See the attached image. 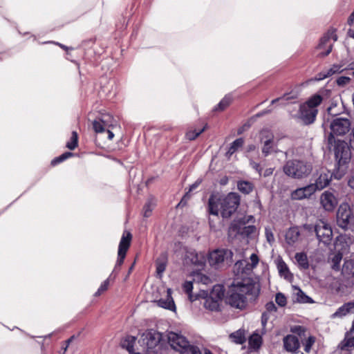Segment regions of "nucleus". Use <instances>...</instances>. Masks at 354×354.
<instances>
[{
	"label": "nucleus",
	"mask_w": 354,
	"mask_h": 354,
	"mask_svg": "<svg viewBox=\"0 0 354 354\" xmlns=\"http://www.w3.org/2000/svg\"><path fill=\"white\" fill-rule=\"evenodd\" d=\"M351 126L350 120L342 117L334 118L330 124V132L327 138V146L330 151H333L339 169L348 163L351 150L345 141L335 139V136H344L350 131Z\"/></svg>",
	"instance_id": "f257e3e1"
},
{
	"label": "nucleus",
	"mask_w": 354,
	"mask_h": 354,
	"mask_svg": "<svg viewBox=\"0 0 354 354\" xmlns=\"http://www.w3.org/2000/svg\"><path fill=\"white\" fill-rule=\"evenodd\" d=\"M260 292V286L254 282L236 281L229 287L226 295V302L232 307L243 309L248 300H255Z\"/></svg>",
	"instance_id": "f03ea898"
},
{
	"label": "nucleus",
	"mask_w": 354,
	"mask_h": 354,
	"mask_svg": "<svg viewBox=\"0 0 354 354\" xmlns=\"http://www.w3.org/2000/svg\"><path fill=\"white\" fill-rule=\"evenodd\" d=\"M239 203L240 196L234 192L219 198L212 195L208 201V209L212 215H218L220 212L223 218H229L236 212Z\"/></svg>",
	"instance_id": "7ed1b4c3"
},
{
	"label": "nucleus",
	"mask_w": 354,
	"mask_h": 354,
	"mask_svg": "<svg viewBox=\"0 0 354 354\" xmlns=\"http://www.w3.org/2000/svg\"><path fill=\"white\" fill-rule=\"evenodd\" d=\"M323 97L319 94L312 95L299 109V118L305 124H313L318 113L317 107L322 104Z\"/></svg>",
	"instance_id": "20e7f679"
},
{
	"label": "nucleus",
	"mask_w": 354,
	"mask_h": 354,
	"mask_svg": "<svg viewBox=\"0 0 354 354\" xmlns=\"http://www.w3.org/2000/svg\"><path fill=\"white\" fill-rule=\"evenodd\" d=\"M312 170V165L303 160H288L283 166V171L287 176L297 179L308 176Z\"/></svg>",
	"instance_id": "39448f33"
},
{
	"label": "nucleus",
	"mask_w": 354,
	"mask_h": 354,
	"mask_svg": "<svg viewBox=\"0 0 354 354\" xmlns=\"http://www.w3.org/2000/svg\"><path fill=\"white\" fill-rule=\"evenodd\" d=\"M337 165H338L337 162ZM345 170L346 165L342 166L339 169V165H337V173L333 174L326 169L322 168L315 174V183L310 184L314 186L316 191L322 190L329 185L333 176H334L335 178L340 179L344 174Z\"/></svg>",
	"instance_id": "423d86ee"
},
{
	"label": "nucleus",
	"mask_w": 354,
	"mask_h": 354,
	"mask_svg": "<svg viewBox=\"0 0 354 354\" xmlns=\"http://www.w3.org/2000/svg\"><path fill=\"white\" fill-rule=\"evenodd\" d=\"M233 253L228 249H217L209 254L208 261L211 266L220 268L232 263Z\"/></svg>",
	"instance_id": "0eeeda50"
},
{
	"label": "nucleus",
	"mask_w": 354,
	"mask_h": 354,
	"mask_svg": "<svg viewBox=\"0 0 354 354\" xmlns=\"http://www.w3.org/2000/svg\"><path fill=\"white\" fill-rule=\"evenodd\" d=\"M132 235L129 232H124L122 236L119 243L118 259L113 270L111 274L113 276V279L118 274L120 267L122 265L126 257L127 252L130 246Z\"/></svg>",
	"instance_id": "6e6552de"
},
{
	"label": "nucleus",
	"mask_w": 354,
	"mask_h": 354,
	"mask_svg": "<svg viewBox=\"0 0 354 354\" xmlns=\"http://www.w3.org/2000/svg\"><path fill=\"white\" fill-rule=\"evenodd\" d=\"M314 231L319 242L325 245L330 243L333 239L331 226L323 220L318 221L314 226Z\"/></svg>",
	"instance_id": "1a4fd4ad"
},
{
	"label": "nucleus",
	"mask_w": 354,
	"mask_h": 354,
	"mask_svg": "<svg viewBox=\"0 0 354 354\" xmlns=\"http://www.w3.org/2000/svg\"><path fill=\"white\" fill-rule=\"evenodd\" d=\"M337 37L335 30H328L320 39L317 46V50H319V56H327L332 50L333 43L337 41Z\"/></svg>",
	"instance_id": "9d476101"
},
{
	"label": "nucleus",
	"mask_w": 354,
	"mask_h": 354,
	"mask_svg": "<svg viewBox=\"0 0 354 354\" xmlns=\"http://www.w3.org/2000/svg\"><path fill=\"white\" fill-rule=\"evenodd\" d=\"M351 210L347 203L339 205L337 212V223L338 226L344 230L347 229L351 218Z\"/></svg>",
	"instance_id": "9b49d317"
},
{
	"label": "nucleus",
	"mask_w": 354,
	"mask_h": 354,
	"mask_svg": "<svg viewBox=\"0 0 354 354\" xmlns=\"http://www.w3.org/2000/svg\"><path fill=\"white\" fill-rule=\"evenodd\" d=\"M167 336L168 343L171 348L179 353H180L186 346H188V343H189L185 337L176 333L169 332Z\"/></svg>",
	"instance_id": "f8f14e48"
},
{
	"label": "nucleus",
	"mask_w": 354,
	"mask_h": 354,
	"mask_svg": "<svg viewBox=\"0 0 354 354\" xmlns=\"http://www.w3.org/2000/svg\"><path fill=\"white\" fill-rule=\"evenodd\" d=\"M113 118L109 114H104L99 120H94L93 122V128L97 133L104 132L107 128L113 126Z\"/></svg>",
	"instance_id": "ddd939ff"
},
{
	"label": "nucleus",
	"mask_w": 354,
	"mask_h": 354,
	"mask_svg": "<svg viewBox=\"0 0 354 354\" xmlns=\"http://www.w3.org/2000/svg\"><path fill=\"white\" fill-rule=\"evenodd\" d=\"M320 203L326 211L331 212L336 207L337 200L333 194L326 191L320 196Z\"/></svg>",
	"instance_id": "4468645a"
},
{
	"label": "nucleus",
	"mask_w": 354,
	"mask_h": 354,
	"mask_svg": "<svg viewBox=\"0 0 354 354\" xmlns=\"http://www.w3.org/2000/svg\"><path fill=\"white\" fill-rule=\"evenodd\" d=\"M316 192L314 186L309 184L305 187L297 188L291 192L290 198L292 200H303L310 197Z\"/></svg>",
	"instance_id": "2eb2a0df"
},
{
	"label": "nucleus",
	"mask_w": 354,
	"mask_h": 354,
	"mask_svg": "<svg viewBox=\"0 0 354 354\" xmlns=\"http://www.w3.org/2000/svg\"><path fill=\"white\" fill-rule=\"evenodd\" d=\"M143 337V343L146 344L147 348L153 349L160 343L162 339V334L151 330L144 334Z\"/></svg>",
	"instance_id": "dca6fc26"
},
{
	"label": "nucleus",
	"mask_w": 354,
	"mask_h": 354,
	"mask_svg": "<svg viewBox=\"0 0 354 354\" xmlns=\"http://www.w3.org/2000/svg\"><path fill=\"white\" fill-rule=\"evenodd\" d=\"M283 347L288 352L295 353L300 347V343L297 337L293 335H288L283 339Z\"/></svg>",
	"instance_id": "f3484780"
},
{
	"label": "nucleus",
	"mask_w": 354,
	"mask_h": 354,
	"mask_svg": "<svg viewBox=\"0 0 354 354\" xmlns=\"http://www.w3.org/2000/svg\"><path fill=\"white\" fill-rule=\"evenodd\" d=\"M300 237V231L299 230V227L297 226L290 227L285 235V239L286 242L289 245H294L295 243H297Z\"/></svg>",
	"instance_id": "a211bd4d"
},
{
	"label": "nucleus",
	"mask_w": 354,
	"mask_h": 354,
	"mask_svg": "<svg viewBox=\"0 0 354 354\" xmlns=\"http://www.w3.org/2000/svg\"><path fill=\"white\" fill-rule=\"evenodd\" d=\"M158 306L170 310L171 311L176 310V306L173 298L171 297V289H167V296L165 299H160L157 301Z\"/></svg>",
	"instance_id": "6ab92c4d"
},
{
	"label": "nucleus",
	"mask_w": 354,
	"mask_h": 354,
	"mask_svg": "<svg viewBox=\"0 0 354 354\" xmlns=\"http://www.w3.org/2000/svg\"><path fill=\"white\" fill-rule=\"evenodd\" d=\"M342 274L348 280L354 279V261L347 260L344 261L342 269Z\"/></svg>",
	"instance_id": "aec40b11"
},
{
	"label": "nucleus",
	"mask_w": 354,
	"mask_h": 354,
	"mask_svg": "<svg viewBox=\"0 0 354 354\" xmlns=\"http://www.w3.org/2000/svg\"><path fill=\"white\" fill-rule=\"evenodd\" d=\"M354 308V302H348L340 306L336 311L332 315L333 318L343 317L348 313H352Z\"/></svg>",
	"instance_id": "412c9836"
},
{
	"label": "nucleus",
	"mask_w": 354,
	"mask_h": 354,
	"mask_svg": "<svg viewBox=\"0 0 354 354\" xmlns=\"http://www.w3.org/2000/svg\"><path fill=\"white\" fill-rule=\"evenodd\" d=\"M203 306L211 311L218 310L219 308V301L214 297L207 296L204 298Z\"/></svg>",
	"instance_id": "4be33fe9"
},
{
	"label": "nucleus",
	"mask_w": 354,
	"mask_h": 354,
	"mask_svg": "<svg viewBox=\"0 0 354 354\" xmlns=\"http://www.w3.org/2000/svg\"><path fill=\"white\" fill-rule=\"evenodd\" d=\"M136 342V338L133 336H127L124 338L121 342V346L123 348L127 349L130 354H140L139 353H134V344Z\"/></svg>",
	"instance_id": "5701e85b"
},
{
	"label": "nucleus",
	"mask_w": 354,
	"mask_h": 354,
	"mask_svg": "<svg viewBox=\"0 0 354 354\" xmlns=\"http://www.w3.org/2000/svg\"><path fill=\"white\" fill-rule=\"evenodd\" d=\"M254 184L248 180H239L237 182L238 189L244 194H250L254 189Z\"/></svg>",
	"instance_id": "b1692460"
},
{
	"label": "nucleus",
	"mask_w": 354,
	"mask_h": 354,
	"mask_svg": "<svg viewBox=\"0 0 354 354\" xmlns=\"http://www.w3.org/2000/svg\"><path fill=\"white\" fill-rule=\"evenodd\" d=\"M261 144L263 145L261 151L264 156H268L272 152L277 153L278 151L277 145L274 143V140L270 142L265 141V142H262Z\"/></svg>",
	"instance_id": "393cba45"
},
{
	"label": "nucleus",
	"mask_w": 354,
	"mask_h": 354,
	"mask_svg": "<svg viewBox=\"0 0 354 354\" xmlns=\"http://www.w3.org/2000/svg\"><path fill=\"white\" fill-rule=\"evenodd\" d=\"M244 144V140L243 138H237L236 139L229 147L227 151L226 152V156L230 158L232 155H233L239 149L241 148Z\"/></svg>",
	"instance_id": "a878e982"
},
{
	"label": "nucleus",
	"mask_w": 354,
	"mask_h": 354,
	"mask_svg": "<svg viewBox=\"0 0 354 354\" xmlns=\"http://www.w3.org/2000/svg\"><path fill=\"white\" fill-rule=\"evenodd\" d=\"M295 258L301 269L306 270L309 268V263L306 254L304 252L296 253Z\"/></svg>",
	"instance_id": "bb28decb"
},
{
	"label": "nucleus",
	"mask_w": 354,
	"mask_h": 354,
	"mask_svg": "<svg viewBox=\"0 0 354 354\" xmlns=\"http://www.w3.org/2000/svg\"><path fill=\"white\" fill-rule=\"evenodd\" d=\"M251 265H250L246 261H237L235 266L240 268L241 266H250V268H253L257 266L259 263V257L256 254H252L250 257Z\"/></svg>",
	"instance_id": "cd10ccee"
},
{
	"label": "nucleus",
	"mask_w": 354,
	"mask_h": 354,
	"mask_svg": "<svg viewBox=\"0 0 354 354\" xmlns=\"http://www.w3.org/2000/svg\"><path fill=\"white\" fill-rule=\"evenodd\" d=\"M248 343L250 348L257 350L260 348L262 343L261 337L258 334H253L250 337Z\"/></svg>",
	"instance_id": "c85d7f7f"
},
{
	"label": "nucleus",
	"mask_w": 354,
	"mask_h": 354,
	"mask_svg": "<svg viewBox=\"0 0 354 354\" xmlns=\"http://www.w3.org/2000/svg\"><path fill=\"white\" fill-rule=\"evenodd\" d=\"M230 338L238 344H243L245 340V332L244 330H239L230 335Z\"/></svg>",
	"instance_id": "c756f323"
},
{
	"label": "nucleus",
	"mask_w": 354,
	"mask_h": 354,
	"mask_svg": "<svg viewBox=\"0 0 354 354\" xmlns=\"http://www.w3.org/2000/svg\"><path fill=\"white\" fill-rule=\"evenodd\" d=\"M257 228L253 225H250L248 226H244L243 227L239 228L237 230V232L239 233L241 236L245 237H249L254 234L256 232Z\"/></svg>",
	"instance_id": "7c9ffc66"
},
{
	"label": "nucleus",
	"mask_w": 354,
	"mask_h": 354,
	"mask_svg": "<svg viewBox=\"0 0 354 354\" xmlns=\"http://www.w3.org/2000/svg\"><path fill=\"white\" fill-rule=\"evenodd\" d=\"M341 349L349 351L354 348V337L346 335L339 345Z\"/></svg>",
	"instance_id": "2f4dec72"
},
{
	"label": "nucleus",
	"mask_w": 354,
	"mask_h": 354,
	"mask_svg": "<svg viewBox=\"0 0 354 354\" xmlns=\"http://www.w3.org/2000/svg\"><path fill=\"white\" fill-rule=\"evenodd\" d=\"M260 142H265V141H272L274 140L273 133L268 129H263L259 132Z\"/></svg>",
	"instance_id": "473e14b6"
},
{
	"label": "nucleus",
	"mask_w": 354,
	"mask_h": 354,
	"mask_svg": "<svg viewBox=\"0 0 354 354\" xmlns=\"http://www.w3.org/2000/svg\"><path fill=\"white\" fill-rule=\"evenodd\" d=\"M277 269L280 276L283 277L285 279H288L290 276V271L286 263L280 260L277 263Z\"/></svg>",
	"instance_id": "72a5a7b5"
},
{
	"label": "nucleus",
	"mask_w": 354,
	"mask_h": 354,
	"mask_svg": "<svg viewBox=\"0 0 354 354\" xmlns=\"http://www.w3.org/2000/svg\"><path fill=\"white\" fill-rule=\"evenodd\" d=\"M232 97L230 95H225L216 106L214 109V111H222L225 110L231 103Z\"/></svg>",
	"instance_id": "f704fd0d"
},
{
	"label": "nucleus",
	"mask_w": 354,
	"mask_h": 354,
	"mask_svg": "<svg viewBox=\"0 0 354 354\" xmlns=\"http://www.w3.org/2000/svg\"><path fill=\"white\" fill-rule=\"evenodd\" d=\"M209 296L214 297V298H216L217 300L220 301L224 296L223 287L221 285H214Z\"/></svg>",
	"instance_id": "c9c22d12"
},
{
	"label": "nucleus",
	"mask_w": 354,
	"mask_h": 354,
	"mask_svg": "<svg viewBox=\"0 0 354 354\" xmlns=\"http://www.w3.org/2000/svg\"><path fill=\"white\" fill-rule=\"evenodd\" d=\"M201 183V180L198 179L194 183H193L192 185H190L189 191L186 192V194L184 195L183 198L181 199L180 202L178 205L185 204L186 201L189 199L191 197L190 193L196 189L199 185Z\"/></svg>",
	"instance_id": "e433bc0d"
},
{
	"label": "nucleus",
	"mask_w": 354,
	"mask_h": 354,
	"mask_svg": "<svg viewBox=\"0 0 354 354\" xmlns=\"http://www.w3.org/2000/svg\"><path fill=\"white\" fill-rule=\"evenodd\" d=\"M342 259V254L341 253H337L331 258V268L335 271H338L340 269V263Z\"/></svg>",
	"instance_id": "4c0bfd02"
},
{
	"label": "nucleus",
	"mask_w": 354,
	"mask_h": 354,
	"mask_svg": "<svg viewBox=\"0 0 354 354\" xmlns=\"http://www.w3.org/2000/svg\"><path fill=\"white\" fill-rule=\"evenodd\" d=\"M194 280L196 282L201 283L205 285L212 283V280L209 277L201 272H197L194 275Z\"/></svg>",
	"instance_id": "58836bf2"
},
{
	"label": "nucleus",
	"mask_w": 354,
	"mask_h": 354,
	"mask_svg": "<svg viewBox=\"0 0 354 354\" xmlns=\"http://www.w3.org/2000/svg\"><path fill=\"white\" fill-rule=\"evenodd\" d=\"M180 354H201V352L198 346L188 343V346H186Z\"/></svg>",
	"instance_id": "ea45409f"
},
{
	"label": "nucleus",
	"mask_w": 354,
	"mask_h": 354,
	"mask_svg": "<svg viewBox=\"0 0 354 354\" xmlns=\"http://www.w3.org/2000/svg\"><path fill=\"white\" fill-rule=\"evenodd\" d=\"M78 136L76 131H73L69 142L66 143V147L71 150L75 149L77 147Z\"/></svg>",
	"instance_id": "a19ab883"
},
{
	"label": "nucleus",
	"mask_w": 354,
	"mask_h": 354,
	"mask_svg": "<svg viewBox=\"0 0 354 354\" xmlns=\"http://www.w3.org/2000/svg\"><path fill=\"white\" fill-rule=\"evenodd\" d=\"M297 301L300 302V303H313V299L307 296L306 295H305V293L301 291L300 289L299 290L297 294Z\"/></svg>",
	"instance_id": "79ce46f5"
},
{
	"label": "nucleus",
	"mask_w": 354,
	"mask_h": 354,
	"mask_svg": "<svg viewBox=\"0 0 354 354\" xmlns=\"http://www.w3.org/2000/svg\"><path fill=\"white\" fill-rule=\"evenodd\" d=\"M72 156H73V153L71 152H65L63 154H62L61 156H59V157L54 158L51 161V165H56L63 162L64 160H66L68 158H69Z\"/></svg>",
	"instance_id": "37998d69"
},
{
	"label": "nucleus",
	"mask_w": 354,
	"mask_h": 354,
	"mask_svg": "<svg viewBox=\"0 0 354 354\" xmlns=\"http://www.w3.org/2000/svg\"><path fill=\"white\" fill-rule=\"evenodd\" d=\"M275 301L281 307H283L287 304V299L285 295L281 292H278L275 295Z\"/></svg>",
	"instance_id": "c03bdc74"
},
{
	"label": "nucleus",
	"mask_w": 354,
	"mask_h": 354,
	"mask_svg": "<svg viewBox=\"0 0 354 354\" xmlns=\"http://www.w3.org/2000/svg\"><path fill=\"white\" fill-rule=\"evenodd\" d=\"M113 278V276L112 274H111L108 279H106L102 284L101 286H100V288H98L97 291L95 292V296H98L100 295L102 292H103L104 291L106 290L108 287H109V280L111 279V278Z\"/></svg>",
	"instance_id": "a18cd8bd"
},
{
	"label": "nucleus",
	"mask_w": 354,
	"mask_h": 354,
	"mask_svg": "<svg viewBox=\"0 0 354 354\" xmlns=\"http://www.w3.org/2000/svg\"><path fill=\"white\" fill-rule=\"evenodd\" d=\"M205 131V127L201 129V130L196 131H189L187 133L186 137L189 140H193L196 139L200 134H201Z\"/></svg>",
	"instance_id": "49530a36"
},
{
	"label": "nucleus",
	"mask_w": 354,
	"mask_h": 354,
	"mask_svg": "<svg viewBox=\"0 0 354 354\" xmlns=\"http://www.w3.org/2000/svg\"><path fill=\"white\" fill-rule=\"evenodd\" d=\"M265 234H266V240L270 244H272V243H274V236L273 232L272 231V229L270 227H266L265 228Z\"/></svg>",
	"instance_id": "de8ad7c7"
},
{
	"label": "nucleus",
	"mask_w": 354,
	"mask_h": 354,
	"mask_svg": "<svg viewBox=\"0 0 354 354\" xmlns=\"http://www.w3.org/2000/svg\"><path fill=\"white\" fill-rule=\"evenodd\" d=\"M350 81H351L350 77H345V76H342V77H339L337 80V84L339 86H344V85L348 84L350 82Z\"/></svg>",
	"instance_id": "09e8293b"
},
{
	"label": "nucleus",
	"mask_w": 354,
	"mask_h": 354,
	"mask_svg": "<svg viewBox=\"0 0 354 354\" xmlns=\"http://www.w3.org/2000/svg\"><path fill=\"white\" fill-rule=\"evenodd\" d=\"M342 71V66L335 64L328 70V73L330 76L336 73L341 72Z\"/></svg>",
	"instance_id": "8fccbe9b"
},
{
	"label": "nucleus",
	"mask_w": 354,
	"mask_h": 354,
	"mask_svg": "<svg viewBox=\"0 0 354 354\" xmlns=\"http://www.w3.org/2000/svg\"><path fill=\"white\" fill-rule=\"evenodd\" d=\"M266 312H268V313L272 312H276L277 310L275 304L272 301H270L266 304Z\"/></svg>",
	"instance_id": "3c124183"
},
{
	"label": "nucleus",
	"mask_w": 354,
	"mask_h": 354,
	"mask_svg": "<svg viewBox=\"0 0 354 354\" xmlns=\"http://www.w3.org/2000/svg\"><path fill=\"white\" fill-rule=\"evenodd\" d=\"M250 165L251 166V167L252 169H254L255 171H257L259 175H261L262 167H261L260 164H259L253 160H251L250 162Z\"/></svg>",
	"instance_id": "603ef678"
},
{
	"label": "nucleus",
	"mask_w": 354,
	"mask_h": 354,
	"mask_svg": "<svg viewBox=\"0 0 354 354\" xmlns=\"http://www.w3.org/2000/svg\"><path fill=\"white\" fill-rule=\"evenodd\" d=\"M192 262L194 264L201 265L203 262V257L202 254H200V259L199 255L197 253H195V256L194 258L192 259Z\"/></svg>",
	"instance_id": "864d4df0"
},
{
	"label": "nucleus",
	"mask_w": 354,
	"mask_h": 354,
	"mask_svg": "<svg viewBox=\"0 0 354 354\" xmlns=\"http://www.w3.org/2000/svg\"><path fill=\"white\" fill-rule=\"evenodd\" d=\"M192 289H193L192 282H191V281L185 282V283L183 284V290L186 293L189 295V293L192 292Z\"/></svg>",
	"instance_id": "5fc2aeb1"
},
{
	"label": "nucleus",
	"mask_w": 354,
	"mask_h": 354,
	"mask_svg": "<svg viewBox=\"0 0 354 354\" xmlns=\"http://www.w3.org/2000/svg\"><path fill=\"white\" fill-rule=\"evenodd\" d=\"M270 318V315L268 312H263L261 315V324L263 327L266 326L268 319Z\"/></svg>",
	"instance_id": "6e6d98bb"
},
{
	"label": "nucleus",
	"mask_w": 354,
	"mask_h": 354,
	"mask_svg": "<svg viewBox=\"0 0 354 354\" xmlns=\"http://www.w3.org/2000/svg\"><path fill=\"white\" fill-rule=\"evenodd\" d=\"M290 98L291 97H290L288 95H284L282 97L272 100L271 102V104H274L277 103V102L287 101V100H290Z\"/></svg>",
	"instance_id": "4d7b16f0"
},
{
	"label": "nucleus",
	"mask_w": 354,
	"mask_h": 354,
	"mask_svg": "<svg viewBox=\"0 0 354 354\" xmlns=\"http://www.w3.org/2000/svg\"><path fill=\"white\" fill-rule=\"evenodd\" d=\"M153 207H149V205H145L144 206V216L149 217L151 215Z\"/></svg>",
	"instance_id": "13d9d810"
},
{
	"label": "nucleus",
	"mask_w": 354,
	"mask_h": 354,
	"mask_svg": "<svg viewBox=\"0 0 354 354\" xmlns=\"http://www.w3.org/2000/svg\"><path fill=\"white\" fill-rule=\"evenodd\" d=\"M314 343V339H313V337H310L306 342V346H305V351L306 352H308L309 350L310 349V347L311 346L313 345V344Z\"/></svg>",
	"instance_id": "bf43d9fd"
},
{
	"label": "nucleus",
	"mask_w": 354,
	"mask_h": 354,
	"mask_svg": "<svg viewBox=\"0 0 354 354\" xmlns=\"http://www.w3.org/2000/svg\"><path fill=\"white\" fill-rule=\"evenodd\" d=\"M166 266L164 263H160L157 265V272L158 274H162L165 270Z\"/></svg>",
	"instance_id": "052dcab7"
},
{
	"label": "nucleus",
	"mask_w": 354,
	"mask_h": 354,
	"mask_svg": "<svg viewBox=\"0 0 354 354\" xmlns=\"http://www.w3.org/2000/svg\"><path fill=\"white\" fill-rule=\"evenodd\" d=\"M329 74L327 73H319L318 74L315 78V81H320V80H322L328 77H329Z\"/></svg>",
	"instance_id": "680f3d73"
},
{
	"label": "nucleus",
	"mask_w": 354,
	"mask_h": 354,
	"mask_svg": "<svg viewBox=\"0 0 354 354\" xmlns=\"http://www.w3.org/2000/svg\"><path fill=\"white\" fill-rule=\"evenodd\" d=\"M273 171H274V169L273 168H268L266 169L264 172H263V176L264 177H268V176H270L273 173Z\"/></svg>",
	"instance_id": "e2e57ef3"
},
{
	"label": "nucleus",
	"mask_w": 354,
	"mask_h": 354,
	"mask_svg": "<svg viewBox=\"0 0 354 354\" xmlns=\"http://www.w3.org/2000/svg\"><path fill=\"white\" fill-rule=\"evenodd\" d=\"M145 205H149V207H153L156 205V200L153 198H149Z\"/></svg>",
	"instance_id": "0e129e2a"
},
{
	"label": "nucleus",
	"mask_w": 354,
	"mask_h": 354,
	"mask_svg": "<svg viewBox=\"0 0 354 354\" xmlns=\"http://www.w3.org/2000/svg\"><path fill=\"white\" fill-rule=\"evenodd\" d=\"M350 146L352 149H354V128L353 129V131H352V137L350 138Z\"/></svg>",
	"instance_id": "69168bd1"
},
{
	"label": "nucleus",
	"mask_w": 354,
	"mask_h": 354,
	"mask_svg": "<svg viewBox=\"0 0 354 354\" xmlns=\"http://www.w3.org/2000/svg\"><path fill=\"white\" fill-rule=\"evenodd\" d=\"M348 184L352 189H354V175L350 178Z\"/></svg>",
	"instance_id": "338daca9"
},
{
	"label": "nucleus",
	"mask_w": 354,
	"mask_h": 354,
	"mask_svg": "<svg viewBox=\"0 0 354 354\" xmlns=\"http://www.w3.org/2000/svg\"><path fill=\"white\" fill-rule=\"evenodd\" d=\"M354 22V11L351 14L348 19V24L351 25Z\"/></svg>",
	"instance_id": "774afa93"
}]
</instances>
